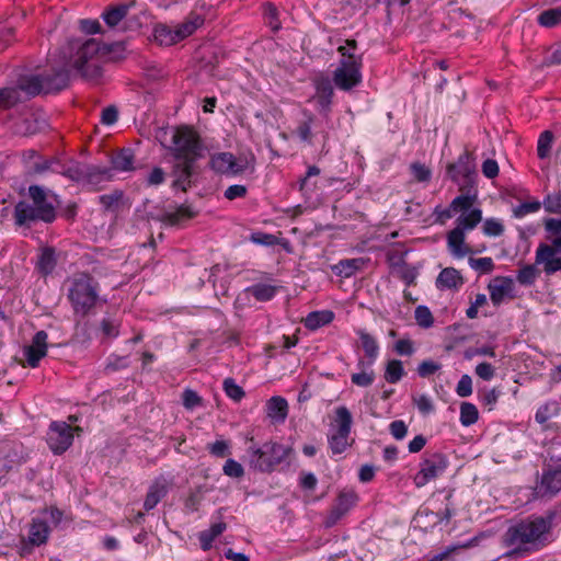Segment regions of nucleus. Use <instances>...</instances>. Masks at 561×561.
<instances>
[{"label":"nucleus","mask_w":561,"mask_h":561,"mask_svg":"<svg viewBox=\"0 0 561 561\" xmlns=\"http://www.w3.org/2000/svg\"><path fill=\"white\" fill-rule=\"evenodd\" d=\"M357 503L358 495L355 491H341L324 520V525L327 527H333L341 518L348 514L350 511L357 505Z\"/></svg>","instance_id":"nucleus-14"},{"label":"nucleus","mask_w":561,"mask_h":561,"mask_svg":"<svg viewBox=\"0 0 561 561\" xmlns=\"http://www.w3.org/2000/svg\"><path fill=\"white\" fill-rule=\"evenodd\" d=\"M362 78V60L342 59L331 80L339 90L350 91L360 84Z\"/></svg>","instance_id":"nucleus-9"},{"label":"nucleus","mask_w":561,"mask_h":561,"mask_svg":"<svg viewBox=\"0 0 561 561\" xmlns=\"http://www.w3.org/2000/svg\"><path fill=\"white\" fill-rule=\"evenodd\" d=\"M102 46L100 42L94 38L85 39L77 48L76 58L73 60V67H81L82 64L90 60H99Z\"/></svg>","instance_id":"nucleus-20"},{"label":"nucleus","mask_w":561,"mask_h":561,"mask_svg":"<svg viewBox=\"0 0 561 561\" xmlns=\"http://www.w3.org/2000/svg\"><path fill=\"white\" fill-rule=\"evenodd\" d=\"M113 174L108 168H101L95 165H88L84 179V185L91 191H99L103 184L111 181Z\"/></svg>","instance_id":"nucleus-21"},{"label":"nucleus","mask_w":561,"mask_h":561,"mask_svg":"<svg viewBox=\"0 0 561 561\" xmlns=\"http://www.w3.org/2000/svg\"><path fill=\"white\" fill-rule=\"evenodd\" d=\"M541 488L546 493H558L561 490V468L546 470L541 478Z\"/></svg>","instance_id":"nucleus-36"},{"label":"nucleus","mask_w":561,"mask_h":561,"mask_svg":"<svg viewBox=\"0 0 561 561\" xmlns=\"http://www.w3.org/2000/svg\"><path fill=\"white\" fill-rule=\"evenodd\" d=\"M461 192L460 195L456 196L451 203V210L454 214H465L472 209L473 204L477 201V188L469 190H459Z\"/></svg>","instance_id":"nucleus-30"},{"label":"nucleus","mask_w":561,"mask_h":561,"mask_svg":"<svg viewBox=\"0 0 561 561\" xmlns=\"http://www.w3.org/2000/svg\"><path fill=\"white\" fill-rule=\"evenodd\" d=\"M28 195L32 199V205L39 214V220L50 224L56 219V209L51 202L48 201L46 192L38 185H31L28 187Z\"/></svg>","instance_id":"nucleus-18"},{"label":"nucleus","mask_w":561,"mask_h":561,"mask_svg":"<svg viewBox=\"0 0 561 561\" xmlns=\"http://www.w3.org/2000/svg\"><path fill=\"white\" fill-rule=\"evenodd\" d=\"M48 352V333L44 330L37 331L32 337L31 344L24 346V360L21 363L23 367L37 368L41 360Z\"/></svg>","instance_id":"nucleus-12"},{"label":"nucleus","mask_w":561,"mask_h":561,"mask_svg":"<svg viewBox=\"0 0 561 561\" xmlns=\"http://www.w3.org/2000/svg\"><path fill=\"white\" fill-rule=\"evenodd\" d=\"M320 172H321V170L317 165H309L308 167L305 176L299 180V192L302 195H307V194L311 193L314 190L316 184L311 185L310 184V179L313 178V176H318L320 174Z\"/></svg>","instance_id":"nucleus-54"},{"label":"nucleus","mask_w":561,"mask_h":561,"mask_svg":"<svg viewBox=\"0 0 561 561\" xmlns=\"http://www.w3.org/2000/svg\"><path fill=\"white\" fill-rule=\"evenodd\" d=\"M351 433L335 432L328 436L329 448L333 456L343 454L350 446L348 437Z\"/></svg>","instance_id":"nucleus-41"},{"label":"nucleus","mask_w":561,"mask_h":561,"mask_svg":"<svg viewBox=\"0 0 561 561\" xmlns=\"http://www.w3.org/2000/svg\"><path fill=\"white\" fill-rule=\"evenodd\" d=\"M502 546L507 549L505 558L512 559L526 553V522H519L511 525L502 537Z\"/></svg>","instance_id":"nucleus-11"},{"label":"nucleus","mask_w":561,"mask_h":561,"mask_svg":"<svg viewBox=\"0 0 561 561\" xmlns=\"http://www.w3.org/2000/svg\"><path fill=\"white\" fill-rule=\"evenodd\" d=\"M153 39L160 46H172L180 42L175 27L158 24L153 28Z\"/></svg>","instance_id":"nucleus-35"},{"label":"nucleus","mask_w":561,"mask_h":561,"mask_svg":"<svg viewBox=\"0 0 561 561\" xmlns=\"http://www.w3.org/2000/svg\"><path fill=\"white\" fill-rule=\"evenodd\" d=\"M27 76H21L16 84L0 88V110H10L34 95L25 88Z\"/></svg>","instance_id":"nucleus-15"},{"label":"nucleus","mask_w":561,"mask_h":561,"mask_svg":"<svg viewBox=\"0 0 561 561\" xmlns=\"http://www.w3.org/2000/svg\"><path fill=\"white\" fill-rule=\"evenodd\" d=\"M552 515L536 517L528 522V552L539 550L548 543V535L551 530Z\"/></svg>","instance_id":"nucleus-16"},{"label":"nucleus","mask_w":561,"mask_h":561,"mask_svg":"<svg viewBox=\"0 0 561 561\" xmlns=\"http://www.w3.org/2000/svg\"><path fill=\"white\" fill-rule=\"evenodd\" d=\"M312 85L314 88V95L312 99L317 103L318 111L320 113H329L334 98L332 80L329 76L319 73L312 78Z\"/></svg>","instance_id":"nucleus-13"},{"label":"nucleus","mask_w":561,"mask_h":561,"mask_svg":"<svg viewBox=\"0 0 561 561\" xmlns=\"http://www.w3.org/2000/svg\"><path fill=\"white\" fill-rule=\"evenodd\" d=\"M478 419H479V411L473 403L462 402L460 404L459 421L462 426H466V427L471 426L478 421Z\"/></svg>","instance_id":"nucleus-49"},{"label":"nucleus","mask_w":561,"mask_h":561,"mask_svg":"<svg viewBox=\"0 0 561 561\" xmlns=\"http://www.w3.org/2000/svg\"><path fill=\"white\" fill-rule=\"evenodd\" d=\"M73 68L84 80H88V81H98L103 75V69L100 64V60H90V61L82 64V68L81 67H73Z\"/></svg>","instance_id":"nucleus-40"},{"label":"nucleus","mask_w":561,"mask_h":561,"mask_svg":"<svg viewBox=\"0 0 561 561\" xmlns=\"http://www.w3.org/2000/svg\"><path fill=\"white\" fill-rule=\"evenodd\" d=\"M197 211L191 205L182 204L176 207L174 211H164L160 215L158 220L167 226H176L184 220L194 218Z\"/></svg>","instance_id":"nucleus-22"},{"label":"nucleus","mask_w":561,"mask_h":561,"mask_svg":"<svg viewBox=\"0 0 561 561\" xmlns=\"http://www.w3.org/2000/svg\"><path fill=\"white\" fill-rule=\"evenodd\" d=\"M82 432L80 426H71L64 421H53L47 430L46 442L54 455H62L73 443L75 434Z\"/></svg>","instance_id":"nucleus-7"},{"label":"nucleus","mask_w":561,"mask_h":561,"mask_svg":"<svg viewBox=\"0 0 561 561\" xmlns=\"http://www.w3.org/2000/svg\"><path fill=\"white\" fill-rule=\"evenodd\" d=\"M538 23L543 27H554L561 24V7L542 11L538 15Z\"/></svg>","instance_id":"nucleus-47"},{"label":"nucleus","mask_w":561,"mask_h":561,"mask_svg":"<svg viewBox=\"0 0 561 561\" xmlns=\"http://www.w3.org/2000/svg\"><path fill=\"white\" fill-rule=\"evenodd\" d=\"M412 402L422 415H428L435 411L433 400L428 394H416L412 397Z\"/></svg>","instance_id":"nucleus-55"},{"label":"nucleus","mask_w":561,"mask_h":561,"mask_svg":"<svg viewBox=\"0 0 561 561\" xmlns=\"http://www.w3.org/2000/svg\"><path fill=\"white\" fill-rule=\"evenodd\" d=\"M263 14L265 23L272 30V32L276 33L282 28L279 12L274 3H265L263 7Z\"/></svg>","instance_id":"nucleus-46"},{"label":"nucleus","mask_w":561,"mask_h":561,"mask_svg":"<svg viewBox=\"0 0 561 561\" xmlns=\"http://www.w3.org/2000/svg\"><path fill=\"white\" fill-rule=\"evenodd\" d=\"M365 262L366 260L364 257L340 260L332 266V272L336 276L348 278L353 276L357 271L362 270L365 265Z\"/></svg>","instance_id":"nucleus-27"},{"label":"nucleus","mask_w":561,"mask_h":561,"mask_svg":"<svg viewBox=\"0 0 561 561\" xmlns=\"http://www.w3.org/2000/svg\"><path fill=\"white\" fill-rule=\"evenodd\" d=\"M410 171L413 179L420 183L428 182L432 178V170L421 162H412Z\"/></svg>","instance_id":"nucleus-57"},{"label":"nucleus","mask_w":561,"mask_h":561,"mask_svg":"<svg viewBox=\"0 0 561 561\" xmlns=\"http://www.w3.org/2000/svg\"><path fill=\"white\" fill-rule=\"evenodd\" d=\"M482 220V210L480 208H472L471 210L461 214L456 220V227L461 230H472Z\"/></svg>","instance_id":"nucleus-39"},{"label":"nucleus","mask_w":561,"mask_h":561,"mask_svg":"<svg viewBox=\"0 0 561 561\" xmlns=\"http://www.w3.org/2000/svg\"><path fill=\"white\" fill-rule=\"evenodd\" d=\"M506 201L511 204L512 213L515 218H524L526 216V196L524 194H514L508 191Z\"/></svg>","instance_id":"nucleus-45"},{"label":"nucleus","mask_w":561,"mask_h":561,"mask_svg":"<svg viewBox=\"0 0 561 561\" xmlns=\"http://www.w3.org/2000/svg\"><path fill=\"white\" fill-rule=\"evenodd\" d=\"M334 421L336 423L335 432L351 433L352 424H353V416L346 407L342 405V407H337L335 409Z\"/></svg>","instance_id":"nucleus-43"},{"label":"nucleus","mask_w":561,"mask_h":561,"mask_svg":"<svg viewBox=\"0 0 561 561\" xmlns=\"http://www.w3.org/2000/svg\"><path fill=\"white\" fill-rule=\"evenodd\" d=\"M554 135L551 130H545L540 134L537 144V154L540 159H546L550 156Z\"/></svg>","instance_id":"nucleus-52"},{"label":"nucleus","mask_w":561,"mask_h":561,"mask_svg":"<svg viewBox=\"0 0 561 561\" xmlns=\"http://www.w3.org/2000/svg\"><path fill=\"white\" fill-rule=\"evenodd\" d=\"M414 317L417 325L421 328L428 329L434 323L433 314L426 306H417L414 311Z\"/></svg>","instance_id":"nucleus-58"},{"label":"nucleus","mask_w":561,"mask_h":561,"mask_svg":"<svg viewBox=\"0 0 561 561\" xmlns=\"http://www.w3.org/2000/svg\"><path fill=\"white\" fill-rule=\"evenodd\" d=\"M169 150L174 160L197 162L203 157L204 145L192 126L182 125L175 128Z\"/></svg>","instance_id":"nucleus-2"},{"label":"nucleus","mask_w":561,"mask_h":561,"mask_svg":"<svg viewBox=\"0 0 561 561\" xmlns=\"http://www.w3.org/2000/svg\"><path fill=\"white\" fill-rule=\"evenodd\" d=\"M70 80V71L65 66L51 67L39 75H28L26 89L31 95H38L41 93H58L68 87Z\"/></svg>","instance_id":"nucleus-4"},{"label":"nucleus","mask_w":561,"mask_h":561,"mask_svg":"<svg viewBox=\"0 0 561 561\" xmlns=\"http://www.w3.org/2000/svg\"><path fill=\"white\" fill-rule=\"evenodd\" d=\"M449 465L448 458L443 453H433L426 455L420 462V470L414 476L416 488H423L431 481L442 476Z\"/></svg>","instance_id":"nucleus-8"},{"label":"nucleus","mask_w":561,"mask_h":561,"mask_svg":"<svg viewBox=\"0 0 561 561\" xmlns=\"http://www.w3.org/2000/svg\"><path fill=\"white\" fill-rule=\"evenodd\" d=\"M100 332L104 339H116L119 335V322L105 317L100 322Z\"/></svg>","instance_id":"nucleus-53"},{"label":"nucleus","mask_w":561,"mask_h":561,"mask_svg":"<svg viewBox=\"0 0 561 561\" xmlns=\"http://www.w3.org/2000/svg\"><path fill=\"white\" fill-rule=\"evenodd\" d=\"M204 21L205 19L201 14L191 12L182 23L175 26L180 42L192 35L198 27L204 24Z\"/></svg>","instance_id":"nucleus-31"},{"label":"nucleus","mask_w":561,"mask_h":561,"mask_svg":"<svg viewBox=\"0 0 561 561\" xmlns=\"http://www.w3.org/2000/svg\"><path fill=\"white\" fill-rule=\"evenodd\" d=\"M128 366H129V360H128L127 356H119L116 354H111L106 360L105 371L114 373V371L125 369Z\"/></svg>","instance_id":"nucleus-59"},{"label":"nucleus","mask_w":561,"mask_h":561,"mask_svg":"<svg viewBox=\"0 0 561 561\" xmlns=\"http://www.w3.org/2000/svg\"><path fill=\"white\" fill-rule=\"evenodd\" d=\"M470 266L480 274H489L494 270L492 257L469 259Z\"/></svg>","instance_id":"nucleus-60"},{"label":"nucleus","mask_w":561,"mask_h":561,"mask_svg":"<svg viewBox=\"0 0 561 561\" xmlns=\"http://www.w3.org/2000/svg\"><path fill=\"white\" fill-rule=\"evenodd\" d=\"M288 414V402L283 397H272L267 401V415L278 421H285Z\"/></svg>","instance_id":"nucleus-38"},{"label":"nucleus","mask_w":561,"mask_h":561,"mask_svg":"<svg viewBox=\"0 0 561 561\" xmlns=\"http://www.w3.org/2000/svg\"><path fill=\"white\" fill-rule=\"evenodd\" d=\"M546 211L551 214H561V195L549 194L543 201Z\"/></svg>","instance_id":"nucleus-64"},{"label":"nucleus","mask_w":561,"mask_h":561,"mask_svg":"<svg viewBox=\"0 0 561 561\" xmlns=\"http://www.w3.org/2000/svg\"><path fill=\"white\" fill-rule=\"evenodd\" d=\"M196 162H188L184 160H175L171 175L173 178L171 187L187 192L195 183L194 176L196 174Z\"/></svg>","instance_id":"nucleus-17"},{"label":"nucleus","mask_w":561,"mask_h":561,"mask_svg":"<svg viewBox=\"0 0 561 561\" xmlns=\"http://www.w3.org/2000/svg\"><path fill=\"white\" fill-rule=\"evenodd\" d=\"M462 277L459 272L453 267L444 268L437 276V288H457L462 285Z\"/></svg>","instance_id":"nucleus-37"},{"label":"nucleus","mask_w":561,"mask_h":561,"mask_svg":"<svg viewBox=\"0 0 561 561\" xmlns=\"http://www.w3.org/2000/svg\"><path fill=\"white\" fill-rule=\"evenodd\" d=\"M536 265H542L543 272L547 275H551L556 272L561 271V257H557L556 254L540 255V250H537Z\"/></svg>","instance_id":"nucleus-42"},{"label":"nucleus","mask_w":561,"mask_h":561,"mask_svg":"<svg viewBox=\"0 0 561 561\" xmlns=\"http://www.w3.org/2000/svg\"><path fill=\"white\" fill-rule=\"evenodd\" d=\"M359 373L351 375V381L353 385L362 388L371 386L375 381L376 375L371 367L358 368Z\"/></svg>","instance_id":"nucleus-50"},{"label":"nucleus","mask_w":561,"mask_h":561,"mask_svg":"<svg viewBox=\"0 0 561 561\" xmlns=\"http://www.w3.org/2000/svg\"><path fill=\"white\" fill-rule=\"evenodd\" d=\"M442 368V365L432 359H425L421 362L416 368L417 375L421 378H428L436 374Z\"/></svg>","instance_id":"nucleus-62"},{"label":"nucleus","mask_w":561,"mask_h":561,"mask_svg":"<svg viewBox=\"0 0 561 561\" xmlns=\"http://www.w3.org/2000/svg\"><path fill=\"white\" fill-rule=\"evenodd\" d=\"M465 231L457 227L447 233V247L453 255L463 257L471 253L470 248L465 243Z\"/></svg>","instance_id":"nucleus-24"},{"label":"nucleus","mask_w":561,"mask_h":561,"mask_svg":"<svg viewBox=\"0 0 561 561\" xmlns=\"http://www.w3.org/2000/svg\"><path fill=\"white\" fill-rule=\"evenodd\" d=\"M14 219L18 226H30L32 222L41 221L36 208L24 201L19 202L14 207Z\"/></svg>","instance_id":"nucleus-26"},{"label":"nucleus","mask_w":561,"mask_h":561,"mask_svg":"<svg viewBox=\"0 0 561 561\" xmlns=\"http://www.w3.org/2000/svg\"><path fill=\"white\" fill-rule=\"evenodd\" d=\"M122 197L123 193L121 191H115L111 194L99 196V202L105 210H114L117 208Z\"/></svg>","instance_id":"nucleus-63"},{"label":"nucleus","mask_w":561,"mask_h":561,"mask_svg":"<svg viewBox=\"0 0 561 561\" xmlns=\"http://www.w3.org/2000/svg\"><path fill=\"white\" fill-rule=\"evenodd\" d=\"M135 154L133 149L123 148L113 154L111 162L114 170L130 171L134 169Z\"/></svg>","instance_id":"nucleus-34"},{"label":"nucleus","mask_w":561,"mask_h":561,"mask_svg":"<svg viewBox=\"0 0 561 561\" xmlns=\"http://www.w3.org/2000/svg\"><path fill=\"white\" fill-rule=\"evenodd\" d=\"M100 283L91 274H75L69 279L67 291L73 314L81 318L91 314L100 301Z\"/></svg>","instance_id":"nucleus-1"},{"label":"nucleus","mask_w":561,"mask_h":561,"mask_svg":"<svg viewBox=\"0 0 561 561\" xmlns=\"http://www.w3.org/2000/svg\"><path fill=\"white\" fill-rule=\"evenodd\" d=\"M209 169L218 175L237 178L242 175L247 165L242 163L232 152L224 151L210 154Z\"/></svg>","instance_id":"nucleus-10"},{"label":"nucleus","mask_w":561,"mask_h":561,"mask_svg":"<svg viewBox=\"0 0 561 561\" xmlns=\"http://www.w3.org/2000/svg\"><path fill=\"white\" fill-rule=\"evenodd\" d=\"M482 230L488 237H499L504 232V226L499 219L488 218L483 222Z\"/></svg>","instance_id":"nucleus-61"},{"label":"nucleus","mask_w":561,"mask_h":561,"mask_svg":"<svg viewBox=\"0 0 561 561\" xmlns=\"http://www.w3.org/2000/svg\"><path fill=\"white\" fill-rule=\"evenodd\" d=\"M446 176L459 186V190H471L477 185V170L473 154L465 150L456 161L446 165Z\"/></svg>","instance_id":"nucleus-6"},{"label":"nucleus","mask_w":561,"mask_h":561,"mask_svg":"<svg viewBox=\"0 0 561 561\" xmlns=\"http://www.w3.org/2000/svg\"><path fill=\"white\" fill-rule=\"evenodd\" d=\"M251 445L248 447L250 465L261 471L271 472L276 466L282 463L288 456L290 449L275 442H265L262 446L254 443V438H250Z\"/></svg>","instance_id":"nucleus-3"},{"label":"nucleus","mask_w":561,"mask_h":561,"mask_svg":"<svg viewBox=\"0 0 561 561\" xmlns=\"http://www.w3.org/2000/svg\"><path fill=\"white\" fill-rule=\"evenodd\" d=\"M167 491L163 485L152 484L146 495L144 508L146 512L153 510L158 503L165 496Z\"/></svg>","instance_id":"nucleus-44"},{"label":"nucleus","mask_w":561,"mask_h":561,"mask_svg":"<svg viewBox=\"0 0 561 561\" xmlns=\"http://www.w3.org/2000/svg\"><path fill=\"white\" fill-rule=\"evenodd\" d=\"M557 403H547L539 408L536 413V421L541 424L545 428L549 427V421L557 413Z\"/></svg>","instance_id":"nucleus-56"},{"label":"nucleus","mask_w":561,"mask_h":561,"mask_svg":"<svg viewBox=\"0 0 561 561\" xmlns=\"http://www.w3.org/2000/svg\"><path fill=\"white\" fill-rule=\"evenodd\" d=\"M356 334L359 337L360 346L365 353V358H359L357 362V368L371 367L379 356V344L374 335L366 332L363 329L356 330Z\"/></svg>","instance_id":"nucleus-19"},{"label":"nucleus","mask_w":561,"mask_h":561,"mask_svg":"<svg viewBox=\"0 0 561 561\" xmlns=\"http://www.w3.org/2000/svg\"><path fill=\"white\" fill-rule=\"evenodd\" d=\"M404 376V368L402 362L399 359H391L387 363L385 370V379L389 383H398Z\"/></svg>","instance_id":"nucleus-48"},{"label":"nucleus","mask_w":561,"mask_h":561,"mask_svg":"<svg viewBox=\"0 0 561 561\" xmlns=\"http://www.w3.org/2000/svg\"><path fill=\"white\" fill-rule=\"evenodd\" d=\"M334 320V312L331 310L312 311L304 318L302 323L306 329L316 331L324 325L330 324Z\"/></svg>","instance_id":"nucleus-29"},{"label":"nucleus","mask_w":561,"mask_h":561,"mask_svg":"<svg viewBox=\"0 0 561 561\" xmlns=\"http://www.w3.org/2000/svg\"><path fill=\"white\" fill-rule=\"evenodd\" d=\"M513 280L507 277H497L490 285V298L493 305L499 306L513 289Z\"/></svg>","instance_id":"nucleus-25"},{"label":"nucleus","mask_w":561,"mask_h":561,"mask_svg":"<svg viewBox=\"0 0 561 561\" xmlns=\"http://www.w3.org/2000/svg\"><path fill=\"white\" fill-rule=\"evenodd\" d=\"M50 535V527L46 519L35 517L32 519L30 525L27 538L31 545H37L38 547L45 545Z\"/></svg>","instance_id":"nucleus-23"},{"label":"nucleus","mask_w":561,"mask_h":561,"mask_svg":"<svg viewBox=\"0 0 561 561\" xmlns=\"http://www.w3.org/2000/svg\"><path fill=\"white\" fill-rule=\"evenodd\" d=\"M135 4V1H130L129 3L108 5L102 12L101 18L110 28H116L123 24V30L137 31L147 20V15L142 11L130 14V9L134 8Z\"/></svg>","instance_id":"nucleus-5"},{"label":"nucleus","mask_w":561,"mask_h":561,"mask_svg":"<svg viewBox=\"0 0 561 561\" xmlns=\"http://www.w3.org/2000/svg\"><path fill=\"white\" fill-rule=\"evenodd\" d=\"M222 389L226 396L234 402H240L245 397V391L231 377L224 379Z\"/></svg>","instance_id":"nucleus-51"},{"label":"nucleus","mask_w":561,"mask_h":561,"mask_svg":"<svg viewBox=\"0 0 561 561\" xmlns=\"http://www.w3.org/2000/svg\"><path fill=\"white\" fill-rule=\"evenodd\" d=\"M302 116L304 118L299 121L294 134L299 138L300 141L311 145L313 138L311 127L316 117L309 110H304Z\"/></svg>","instance_id":"nucleus-33"},{"label":"nucleus","mask_w":561,"mask_h":561,"mask_svg":"<svg viewBox=\"0 0 561 561\" xmlns=\"http://www.w3.org/2000/svg\"><path fill=\"white\" fill-rule=\"evenodd\" d=\"M277 291L278 288L274 285L257 283L247 287L242 295L245 297L253 296L255 300L266 302L272 300L276 296Z\"/></svg>","instance_id":"nucleus-28"},{"label":"nucleus","mask_w":561,"mask_h":561,"mask_svg":"<svg viewBox=\"0 0 561 561\" xmlns=\"http://www.w3.org/2000/svg\"><path fill=\"white\" fill-rule=\"evenodd\" d=\"M57 265V256L54 248L46 247L38 255L36 270L42 276L50 275Z\"/></svg>","instance_id":"nucleus-32"}]
</instances>
